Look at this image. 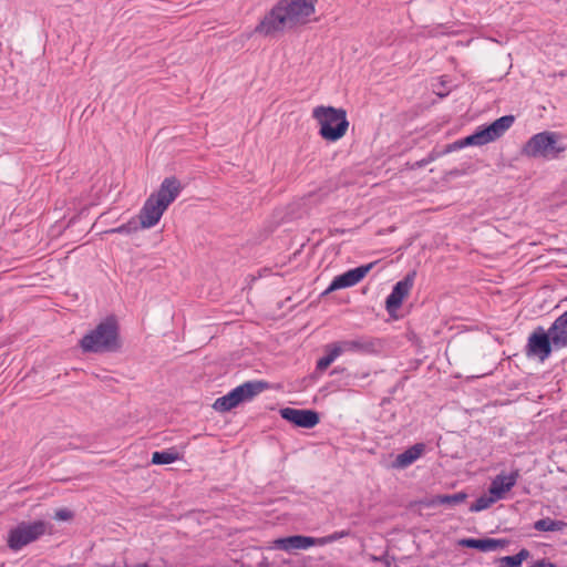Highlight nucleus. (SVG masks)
I'll return each instance as SVG.
<instances>
[{
    "instance_id": "25",
    "label": "nucleus",
    "mask_w": 567,
    "mask_h": 567,
    "mask_svg": "<svg viewBox=\"0 0 567 567\" xmlns=\"http://www.w3.org/2000/svg\"><path fill=\"white\" fill-rule=\"evenodd\" d=\"M138 228H141V227L137 225V223L134 219H132L126 224H123L116 228L110 229L107 233L130 235V234L138 230Z\"/></svg>"
},
{
    "instance_id": "5",
    "label": "nucleus",
    "mask_w": 567,
    "mask_h": 567,
    "mask_svg": "<svg viewBox=\"0 0 567 567\" xmlns=\"http://www.w3.org/2000/svg\"><path fill=\"white\" fill-rule=\"evenodd\" d=\"M514 121L513 115H504L487 126H478L473 134L450 144L446 152L457 151L466 146H482L494 142L505 134Z\"/></svg>"
},
{
    "instance_id": "6",
    "label": "nucleus",
    "mask_w": 567,
    "mask_h": 567,
    "mask_svg": "<svg viewBox=\"0 0 567 567\" xmlns=\"http://www.w3.org/2000/svg\"><path fill=\"white\" fill-rule=\"evenodd\" d=\"M266 389H268V383L264 381L245 382L233 389L226 395L216 399L213 408L218 412H228L241 402L251 400Z\"/></svg>"
},
{
    "instance_id": "13",
    "label": "nucleus",
    "mask_w": 567,
    "mask_h": 567,
    "mask_svg": "<svg viewBox=\"0 0 567 567\" xmlns=\"http://www.w3.org/2000/svg\"><path fill=\"white\" fill-rule=\"evenodd\" d=\"M280 415L292 424L305 429H312L319 423V415L312 410L285 408L280 410Z\"/></svg>"
},
{
    "instance_id": "23",
    "label": "nucleus",
    "mask_w": 567,
    "mask_h": 567,
    "mask_svg": "<svg viewBox=\"0 0 567 567\" xmlns=\"http://www.w3.org/2000/svg\"><path fill=\"white\" fill-rule=\"evenodd\" d=\"M497 499H494V496L488 494H484L480 496L472 505L470 506V511L473 513L481 512L491 507Z\"/></svg>"
},
{
    "instance_id": "26",
    "label": "nucleus",
    "mask_w": 567,
    "mask_h": 567,
    "mask_svg": "<svg viewBox=\"0 0 567 567\" xmlns=\"http://www.w3.org/2000/svg\"><path fill=\"white\" fill-rule=\"evenodd\" d=\"M54 518L56 520H69L72 518V513L66 508H61L55 512Z\"/></svg>"
},
{
    "instance_id": "19",
    "label": "nucleus",
    "mask_w": 567,
    "mask_h": 567,
    "mask_svg": "<svg viewBox=\"0 0 567 567\" xmlns=\"http://www.w3.org/2000/svg\"><path fill=\"white\" fill-rule=\"evenodd\" d=\"M341 355L339 348L336 343H330L326 347V354L317 362V369L320 371L326 370L334 360Z\"/></svg>"
},
{
    "instance_id": "21",
    "label": "nucleus",
    "mask_w": 567,
    "mask_h": 567,
    "mask_svg": "<svg viewBox=\"0 0 567 567\" xmlns=\"http://www.w3.org/2000/svg\"><path fill=\"white\" fill-rule=\"evenodd\" d=\"M566 524L563 520L551 519L549 517L538 519L534 523V528L538 532H560Z\"/></svg>"
},
{
    "instance_id": "1",
    "label": "nucleus",
    "mask_w": 567,
    "mask_h": 567,
    "mask_svg": "<svg viewBox=\"0 0 567 567\" xmlns=\"http://www.w3.org/2000/svg\"><path fill=\"white\" fill-rule=\"evenodd\" d=\"M317 0H280L259 22L255 31L264 35L307 23L315 13Z\"/></svg>"
},
{
    "instance_id": "17",
    "label": "nucleus",
    "mask_w": 567,
    "mask_h": 567,
    "mask_svg": "<svg viewBox=\"0 0 567 567\" xmlns=\"http://www.w3.org/2000/svg\"><path fill=\"white\" fill-rule=\"evenodd\" d=\"M458 545L466 548L478 549L483 553H491L502 549L505 546V542L494 538H463L458 542Z\"/></svg>"
},
{
    "instance_id": "27",
    "label": "nucleus",
    "mask_w": 567,
    "mask_h": 567,
    "mask_svg": "<svg viewBox=\"0 0 567 567\" xmlns=\"http://www.w3.org/2000/svg\"><path fill=\"white\" fill-rule=\"evenodd\" d=\"M534 567H557L555 564L546 561V560H538Z\"/></svg>"
},
{
    "instance_id": "9",
    "label": "nucleus",
    "mask_w": 567,
    "mask_h": 567,
    "mask_svg": "<svg viewBox=\"0 0 567 567\" xmlns=\"http://www.w3.org/2000/svg\"><path fill=\"white\" fill-rule=\"evenodd\" d=\"M47 529L48 524L43 520L20 523L16 528L10 530L8 537V546L12 550H20L22 547L44 535Z\"/></svg>"
},
{
    "instance_id": "18",
    "label": "nucleus",
    "mask_w": 567,
    "mask_h": 567,
    "mask_svg": "<svg viewBox=\"0 0 567 567\" xmlns=\"http://www.w3.org/2000/svg\"><path fill=\"white\" fill-rule=\"evenodd\" d=\"M334 343L341 354L344 352L365 351L372 347V343L365 339L343 340Z\"/></svg>"
},
{
    "instance_id": "8",
    "label": "nucleus",
    "mask_w": 567,
    "mask_h": 567,
    "mask_svg": "<svg viewBox=\"0 0 567 567\" xmlns=\"http://www.w3.org/2000/svg\"><path fill=\"white\" fill-rule=\"evenodd\" d=\"M557 137L554 132L535 134L525 144L523 153L529 157L554 158L565 150L558 145Z\"/></svg>"
},
{
    "instance_id": "12",
    "label": "nucleus",
    "mask_w": 567,
    "mask_h": 567,
    "mask_svg": "<svg viewBox=\"0 0 567 567\" xmlns=\"http://www.w3.org/2000/svg\"><path fill=\"white\" fill-rule=\"evenodd\" d=\"M415 272L408 274L402 280L398 281L391 293L386 297L385 308L389 312L398 310L405 297L410 293L414 284Z\"/></svg>"
},
{
    "instance_id": "2",
    "label": "nucleus",
    "mask_w": 567,
    "mask_h": 567,
    "mask_svg": "<svg viewBox=\"0 0 567 567\" xmlns=\"http://www.w3.org/2000/svg\"><path fill=\"white\" fill-rule=\"evenodd\" d=\"M181 192L182 185L176 177L165 178L158 190L151 194L145 200L138 215L140 227L144 229L154 227Z\"/></svg>"
},
{
    "instance_id": "16",
    "label": "nucleus",
    "mask_w": 567,
    "mask_h": 567,
    "mask_svg": "<svg viewBox=\"0 0 567 567\" xmlns=\"http://www.w3.org/2000/svg\"><path fill=\"white\" fill-rule=\"evenodd\" d=\"M548 330L554 349L567 347V311L559 316Z\"/></svg>"
},
{
    "instance_id": "20",
    "label": "nucleus",
    "mask_w": 567,
    "mask_h": 567,
    "mask_svg": "<svg viewBox=\"0 0 567 567\" xmlns=\"http://www.w3.org/2000/svg\"><path fill=\"white\" fill-rule=\"evenodd\" d=\"M177 460H179V454L174 449L157 451L152 455V463L156 465L172 464Z\"/></svg>"
},
{
    "instance_id": "10",
    "label": "nucleus",
    "mask_w": 567,
    "mask_h": 567,
    "mask_svg": "<svg viewBox=\"0 0 567 567\" xmlns=\"http://www.w3.org/2000/svg\"><path fill=\"white\" fill-rule=\"evenodd\" d=\"M553 348L549 330L545 331L539 327L528 337L527 355L529 357L544 361L550 355Z\"/></svg>"
},
{
    "instance_id": "24",
    "label": "nucleus",
    "mask_w": 567,
    "mask_h": 567,
    "mask_svg": "<svg viewBox=\"0 0 567 567\" xmlns=\"http://www.w3.org/2000/svg\"><path fill=\"white\" fill-rule=\"evenodd\" d=\"M528 556L529 551L527 549H522L516 555L503 557L502 563H504L506 567H519L523 560H525Z\"/></svg>"
},
{
    "instance_id": "7",
    "label": "nucleus",
    "mask_w": 567,
    "mask_h": 567,
    "mask_svg": "<svg viewBox=\"0 0 567 567\" xmlns=\"http://www.w3.org/2000/svg\"><path fill=\"white\" fill-rule=\"evenodd\" d=\"M349 535L347 530L334 532L323 537L293 535L274 540V547L285 551L306 550L313 546H326Z\"/></svg>"
},
{
    "instance_id": "22",
    "label": "nucleus",
    "mask_w": 567,
    "mask_h": 567,
    "mask_svg": "<svg viewBox=\"0 0 567 567\" xmlns=\"http://www.w3.org/2000/svg\"><path fill=\"white\" fill-rule=\"evenodd\" d=\"M467 495L464 492H458L452 495H437L434 499V504L439 505H458L466 499Z\"/></svg>"
},
{
    "instance_id": "14",
    "label": "nucleus",
    "mask_w": 567,
    "mask_h": 567,
    "mask_svg": "<svg viewBox=\"0 0 567 567\" xmlns=\"http://www.w3.org/2000/svg\"><path fill=\"white\" fill-rule=\"evenodd\" d=\"M518 476V471L496 475L491 482L488 493L494 496V499L501 501L505 498L506 494L516 485Z\"/></svg>"
},
{
    "instance_id": "15",
    "label": "nucleus",
    "mask_w": 567,
    "mask_h": 567,
    "mask_svg": "<svg viewBox=\"0 0 567 567\" xmlns=\"http://www.w3.org/2000/svg\"><path fill=\"white\" fill-rule=\"evenodd\" d=\"M425 452L424 443H416L396 455L391 467L395 470H404L416 462Z\"/></svg>"
},
{
    "instance_id": "4",
    "label": "nucleus",
    "mask_w": 567,
    "mask_h": 567,
    "mask_svg": "<svg viewBox=\"0 0 567 567\" xmlns=\"http://www.w3.org/2000/svg\"><path fill=\"white\" fill-rule=\"evenodd\" d=\"M312 117L320 125V136L329 142L342 138L349 127L347 112L343 109L320 105L312 110Z\"/></svg>"
},
{
    "instance_id": "3",
    "label": "nucleus",
    "mask_w": 567,
    "mask_h": 567,
    "mask_svg": "<svg viewBox=\"0 0 567 567\" xmlns=\"http://www.w3.org/2000/svg\"><path fill=\"white\" fill-rule=\"evenodd\" d=\"M80 347L84 352L102 353L118 349V327L114 317H107L83 336Z\"/></svg>"
},
{
    "instance_id": "11",
    "label": "nucleus",
    "mask_w": 567,
    "mask_h": 567,
    "mask_svg": "<svg viewBox=\"0 0 567 567\" xmlns=\"http://www.w3.org/2000/svg\"><path fill=\"white\" fill-rule=\"evenodd\" d=\"M374 265L375 262L362 265L334 277L324 293L355 286L369 274Z\"/></svg>"
}]
</instances>
